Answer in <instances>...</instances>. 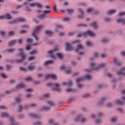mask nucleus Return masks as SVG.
Wrapping results in <instances>:
<instances>
[{"label": "nucleus", "mask_w": 125, "mask_h": 125, "mask_svg": "<svg viewBox=\"0 0 125 125\" xmlns=\"http://www.w3.org/2000/svg\"><path fill=\"white\" fill-rule=\"evenodd\" d=\"M92 75H87L83 77H79L76 79V82L77 83V86L80 89L83 88L84 87V85L82 83L83 82L87 80L88 81H90L92 80Z\"/></svg>", "instance_id": "nucleus-1"}, {"label": "nucleus", "mask_w": 125, "mask_h": 125, "mask_svg": "<svg viewBox=\"0 0 125 125\" xmlns=\"http://www.w3.org/2000/svg\"><path fill=\"white\" fill-rule=\"evenodd\" d=\"M23 5L26 7V9L27 11H31V7H38L39 8H42L43 6L41 3H29L28 1H25L23 2Z\"/></svg>", "instance_id": "nucleus-2"}, {"label": "nucleus", "mask_w": 125, "mask_h": 125, "mask_svg": "<svg viewBox=\"0 0 125 125\" xmlns=\"http://www.w3.org/2000/svg\"><path fill=\"white\" fill-rule=\"evenodd\" d=\"M19 51H20V53L18 55V56H21V59L16 60V63H22L24 62L26 60V58L27 57V55L25 54L24 52V48H20L18 49Z\"/></svg>", "instance_id": "nucleus-3"}, {"label": "nucleus", "mask_w": 125, "mask_h": 125, "mask_svg": "<svg viewBox=\"0 0 125 125\" xmlns=\"http://www.w3.org/2000/svg\"><path fill=\"white\" fill-rule=\"evenodd\" d=\"M99 117H97V116L95 114H93L91 116V119H93L94 120H96V123H97L98 125H100V124H102L103 121L102 119H101V117L103 116V113L102 112H100L99 113Z\"/></svg>", "instance_id": "nucleus-4"}, {"label": "nucleus", "mask_w": 125, "mask_h": 125, "mask_svg": "<svg viewBox=\"0 0 125 125\" xmlns=\"http://www.w3.org/2000/svg\"><path fill=\"white\" fill-rule=\"evenodd\" d=\"M47 85L48 87H51L52 90H55L58 92L61 91L60 85L58 83H48Z\"/></svg>", "instance_id": "nucleus-5"}, {"label": "nucleus", "mask_w": 125, "mask_h": 125, "mask_svg": "<svg viewBox=\"0 0 125 125\" xmlns=\"http://www.w3.org/2000/svg\"><path fill=\"white\" fill-rule=\"evenodd\" d=\"M87 36H89V37H96V34L92 31L89 30L84 33L78 34L79 38H82V37H87Z\"/></svg>", "instance_id": "nucleus-6"}, {"label": "nucleus", "mask_w": 125, "mask_h": 125, "mask_svg": "<svg viewBox=\"0 0 125 125\" xmlns=\"http://www.w3.org/2000/svg\"><path fill=\"white\" fill-rule=\"evenodd\" d=\"M42 28V26H37L34 28V31L32 33V36L36 41H39L40 38L37 36V34L40 33V30Z\"/></svg>", "instance_id": "nucleus-7"}, {"label": "nucleus", "mask_w": 125, "mask_h": 125, "mask_svg": "<svg viewBox=\"0 0 125 125\" xmlns=\"http://www.w3.org/2000/svg\"><path fill=\"white\" fill-rule=\"evenodd\" d=\"M105 66H107V63H102L100 64L92 63L91 64V67L93 68L94 70H99L100 68H105Z\"/></svg>", "instance_id": "nucleus-8"}, {"label": "nucleus", "mask_w": 125, "mask_h": 125, "mask_svg": "<svg viewBox=\"0 0 125 125\" xmlns=\"http://www.w3.org/2000/svg\"><path fill=\"white\" fill-rule=\"evenodd\" d=\"M85 47L82 44H79L76 48V52L79 53V55H83L84 54V49Z\"/></svg>", "instance_id": "nucleus-9"}, {"label": "nucleus", "mask_w": 125, "mask_h": 125, "mask_svg": "<svg viewBox=\"0 0 125 125\" xmlns=\"http://www.w3.org/2000/svg\"><path fill=\"white\" fill-rule=\"evenodd\" d=\"M48 104L50 106H43L42 107V111H49L51 110V107H55L56 106L55 104L53 102L49 101L48 102Z\"/></svg>", "instance_id": "nucleus-10"}, {"label": "nucleus", "mask_w": 125, "mask_h": 125, "mask_svg": "<svg viewBox=\"0 0 125 125\" xmlns=\"http://www.w3.org/2000/svg\"><path fill=\"white\" fill-rule=\"evenodd\" d=\"M57 51H59V49L58 48V47H56L53 50L48 51L47 53L48 54H49V55H50V57L51 58L54 59L55 58V56H54V55L52 54H55Z\"/></svg>", "instance_id": "nucleus-11"}, {"label": "nucleus", "mask_w": 125, "mask_h": 125, "mask_svg": "<svg viewBox=\"0 0 125 125\" xmlns=\"http://www.w3.org/2000/svg\"><path fill=\"white\" fill-rule=\"evenodd\" d=\"M25 20L22 18H18L8 21L9 24H16L18 22H24Z\"/></svg>", "instance_id": "nucleus-12"}, {"label": "nucleus", "mask_w": 125, "mask_h": 125, "mask_svg": "<svg viewBox=\"0 0 125 125\" xmlns=\"http://www.w3.org/2000/svg\"><path fill=\"white\" fill-rule=\"evenodd\" d=\"M107 100V98H106V97H103L100 102H98L97 103V106H98V107H101L102 106H103V105H104V102H105V101H106Z\"/></svg>", "instance_id": "nucleus-13"}, {"label": "nucleus", "mask_w": 125, "mask_h": 125, "mask_svg": "<svg viewBox=\"0 0 125 125\" xmlns=\"http://www.w3.org/2000/svg\"><path fill=\"white\" fill-rule=\"evenodd\" d=\"M114 65L115 66H118V67H121L122 65H123V62L119 60L117 58H115L114 59Z\"/></svg>", "instance_id": "nucleus-14"}, {"label": "nucleus", "mask_w": 125, "mask_h": 125, "mask_svg": "<svg viewBox=\"0 0 125 125\" xmlns=\"http://www.w3.org/2000/svg\"><path fill=\"white\" fill-rule=\"evenodd\" d=\"M28 116L29 117H32V118H34V119H41L42 118V115L31 112L28 113Z\"/></svg>", "instance_id": "nucleus-15"}, {"label": "nucleus", "mask_w": 125, "mask_h": 125, "mask_svg": "<svg viewBox=\"0 0 125 125\" xmlns=\"http://www.w3.org/2000/svg\"><path fill=\"white\" fill-rule=\"evenodd\" d=\"M10 115H9V113L7 112H2L0 113V118L3 119H5L6 118H9Z\"/></svg>", "instance_id": "nucleus-16"}, {"label": "nucleus", "mask_w": 125, "mask_h": 125, "mask_svg": "<svg viewBox=\"0 0 125 125\" xmlns=\"http://www.w3.org/2000/svg\"><path fill=\"white\" fill-rule=\"evenodd\" d=\"M46 79H49V78H51V79H52L53 80H57V76L56 75H53V74H47L45 76Z\"/></svg>", "instance_id": "nucleus-17"}, {"label": "nucleus", "mask_w": 125, "mask_h": 125, "mask_svg": "<svg viewBox=\"0 0 125 125\" xmlns=\"http://www.w3.org/2000/svg\"><path fill=\"white\" fill-rule=\"evenodd\" d=\"M118 76H124L125 77V68L121 69L117 72Z\"/></svg>", "instance_id": "nucleus-18"}, {"label": "nucleus", "mask_w": 125, "mask_h": 125, "mask_svg": "<svg viewBox=\"0 0 125 125\" xmlns=\"http://www.w3.org/2000/svg\"><path fill=\"white\" fill-rule=\"evenodd\" d=\"M5 19H7V20H12V19H13V17L11 16V13H7L5 14Z\"/></svg>", "instance_id": "nucleus-19"}, {"label": "nucleus", "mask_w": 125, "mask_h": 125, "mask_svg": "<svg viewBox=\"0 0 125 125\" xmlns=\"http://www.w3.org/2000/svg\"><path fill=\"white\" fill-rule=\"evenodd\" d=\"M9 122L10 123L9 125H15V124L16 123V121L13 117H10Z\"/></svg>", "instance_id": "nucleus-20"}, {"label": "nucleus", "mask_w": 125, "mask_h": 125, "mask_svg": "<svg viewBox=\"0 0 125 125\" xmlns=\"http://www.w3.org/2000/svg\"><path fill=\"white\" fill-rule=\"evenodd\" d=\"M17 42H18V40H12L10 42H8V45L10 46H13V45H15V44H16V43H17Z\"/></svg>", "instance_id": "nucleus-21"}, {"label": "nucleus", "mask_w": 125, "mask_h": 125, "mask_svg": "<svg viewBox=\"0 0 125 125\" xmlns=\"http://www.w3.org/2000/svg\"><path fill=\"white\" fill-rule=\"evenodd\" d=\"M115 104H117V105H124L125 104V102L123 100V99L122 100H116L114 101Z\"/></svg>", "instance_id": "nucleus-22"}, {"label": "nucleus", "mask_w": 125, "mask_h": 125, "mask_svg": "<svg viewBox=\"0 0 125 125\" xmlns=\"http://www.w3.org/2000/svg\"><path fill=\"white\" fill-rule=\"evenodd\" d=\"M44 14L45 15V14H49V13H50V12H51V10H46V11H41V10H38V13H39V14H42V13Z\"/></svg>", "instance_id": "nucleus-23"}, {"label": "nucleus", "mask_w": 125, "mask_h": 125, "mask_svg": "<svg viewBox=\"0 0 125 125\" xmlns=\"http://www.w3.org/2000/svg\"><path fill=\"white\" fill-rule=\"evenodd\" d=\"M65 45L66 46V50H72V44L71 43L66 42Z\"/></svg>", "instance_id": "nucleus-24"}, {"label": "nucleus", "mask_w": 125, "mask_h": 125, "mask_svg": "<svg viewBox=\"0 0 125 125\" xmlns=\"http://www.w3.org/2000/svg\"><path fill=\"white\" fill-rule=\"evenodd\" d=\"M57 57H58L60 60H62V59H64V56L63 55V54L61 52H59L56 54Z\"/></svg>", "instance_id": "nucleus-25"}, {"label": "nucleus", "mask_w": 125, "mask_h": 125, "mask_svg": "<svg viewBox=\"0 0 125 125\" xmlns=\"http://www.w3.org/2000/svg\"><path fill=\"white\" fill-rule=\"evenodd\" d=\"M26 85L24 83H20L17 86H16V89H20V88H23V87H25Z\"/></svg>", "instance_id": "nucleus-26"}, {"label": "nucleus", "mask_w": 125, "mask_h": 125, "mask_svg": "<svg viewBox=\"0 0 125 125\" xmlns=\"http://www.w3.org/2000/svg\"><path fill=\"white\" fill-rule=\"evenodd\" d=\"M63 84H65V85H68V86H72L73 81L70 80L69 82L63 83Z\"/></svg>", "instance_id": "nucleus-27"}, {"label": "nucleus", "mask_w": 125, "mask_h": 125, "mask_svg": "<svg viewBox=\"0 0 125 125\" xmlns=\"http://www.w3.org/2000/svg\"><path fill=\"white\" fill-rule=\"evenodd\" d=\"M15 102L17 104H20V103H21V102H22V99H21V98H20L19 97H17L15 99Z\"/></svg>", "instance_id": "nucleus-28"}, {"label": "nucleus", "mask_w": 125, "mask_h": 125, "mask_svg": "<svg viewBox=\"0 0 125 125\" xmlns=\"http://www.w3.org/2000/svg\"><path fill=\"white\" fill-rule=\"evenodd\" d=\"M24 109V107L22 105H19L18 108L17 109V111L18 113H21L22 111Z\"/></svg>", "instance_id": "nucleus-29"}, {"label": "nucleus", "mask_w": 125, "mask_h": 125, "mask_svg": "<svg viewBox=\"0 0 125 125\" xmlns=\"http://www.w3.org/2000/svg\"><path fill=\"white\" fill-rule=\"evenodd\" d=\"M99 57H100V54L97 52H95L93 54V57L91 58V60L92 59V58L95 59V58H99Z\"/></svg>", "instance_id": "nucleus-30"}, {"label": "nucleus", "mask_w": 125, "mask_h": 125, "mask_svg": "<svg viewBox=\"0 0 125 125\" xmlns=\"http://www.w3.org/2000/svg\"><path fill=\"white\" fill-rule=\"evenodd\" d=\"M46 17V15L44 14L40 15L38 16V18H39L40 20H43V19H45Z\"/></svg>", "instance_id": "nucleus-31"}, {"label": "nucleus", "mask_w": 125, "mask_h": 125, "mask_svg": "<svg viewBox=\"0 0 125 125\" xmlns=\"http://www.w3.org/2000/svg\"><path fill=\"white\" fill-rule=\"evenodd\" d=\"M116 12H117V10H111L108 11V14H109V15H113V14H115Z\"/></svg>", "instance_id": "nucleus-32"}, {"label": "nucleus", "mask_w": 125, "mask_h": 125, "mask_svg": "<svg viewBox=\"0 0 125 125\" xmlns=\"http://www.w3.org/2000/svg\"><path fill=\"white\" fill-rule=\"evenodd\" d=\"M53 63H54V61H48L46 62H45L44 63V66H48V65L50 64H53Z\"/></svg>", "instance_id": "nucleus-33"}, {"label": "nucleus", "mask_w": 125, "mask_h": 125, "mask_svg": "<svg viewBox=\"0 0 125 125\" xmlns=\"http://www.w3.org/2000/svg\"><path fill=\"white\" fill-rule=\"evenodd\" d=\"M15 31L12 30L10 31H9V32L8 33V35L9 37H12V36H14L15 35Z\"/></svg>", "instance_id": "nucleus-34"}, {"label": "nucleus", "mask_w": 125, "mask_h": 125, "mask_svg": "<svg viewBox=\"0 0 125 125\" xmlns=\"http://www.w3.org/2000/svg\"><path fill=\"white\" fill-rule=\"evenodd\" d=\"M81 118H82V115H80L76 117L74 119V122H75V123H79V122L81 121Z\"/></svg>", "instance_id": "nucleus-35"}, {"label": "nucleus", "mask_w": 125, "mask_h": 125, "mask_svg": "<svg viewBox=\"0 0 125 125\" xmlns=\"http://www.w3.org/2000/svg\"><path fill=\"white\" fill-rule=\"evenodd\" d=\"M117 22L118 24H121V23H124V24H125V20H123L122 19H119L117 20Z\"/></svg>", "instance_id": "nucleus-36"}, {"label": "nucleus", "mask_w": 125, "mask_h": 125, "mask_svg": "<svg viewBox=\"0 0 125 125\" xmlns=\"http://www.w3.org/2000/svg\"><path fill=\"white\" fill-rule=\"evenodd\" d=\"M55 123V121H54V119H50L48 120V125H53V124Z\"/></svg>", "instance_id": "nucleus-37"}, {"label": "nucleus", "mask_w": 125, "mask_h": 125, "mask_svg": "<svg viewBox=\"0 0 125 125\" xmlns=\"http://www.w3.org/2000/svg\"><path fill=\"white\" fill-rule=\"evenodd\" d=\"M0 35L2 38H4L6 36V31H0Z\"/></svg>", "instance_id": "nucleus-38"}, {"label": "nucleus", "mask_w": 125, "mask_h": 125, "mask_svg": "<svg viewBox=\"0 0 125 125\" xmlns=\"http://www.w3.org/2000/svg\"><path fill=\"white\" fill-rule=\"evenodd\" d=\"M92 26L94 27V29H98V26L97 25V22L94 21L91 24Z\"/></svg>", "instance_id": "nucleus-39"}, {"label": "nucleus", "mask_w": 125, "mask_h": 125, "mask_svg": "<svg viewBox=\"0 0 125 125\" xmlns=\"http://www.w3.org/2000/svg\"><path fill=\"white\" fill-rule=\"evenodd\" d=\"M15 50V48H10L7 50V52H8L9 53H13Z\"/></svg>", "instance_id": "nucleus-40"}, {"label": "nucleus", "mask_w": 125, "mask_h": 125, "mask_svg": "<svg viewBox=\"0 0 125 125\" xmlns=\"http://www.w3.org/2000/svg\"><path fill=\"white\" fill-rule=\"evenodd\" d=\"M44 32L45 35H52L53 34V32L50 30H44Z\"/></svg>", "instance_id": "nucleus-41"}, {"label": "nucleus", "mask_w": 125, "mask_h": 125, "mask_svg": "<svg viewBox=\"0 0 125 125\" xmlns=\"http://www.w3.org/2000/svg\"><path fill=\"white\" fill-rule=\"evenodd\" d=\"M88 25L86 24L80 23L77 24V27H84V28L87 27Z\"/></svg>", "instance_id": "nucleus-42"}, {"label": "nucleus", "mask_w": 125, "mask_h": 125, "mask_svg": "<svg viewBox=\"0 0 125 125\" xmlns=\"http://www.w3.org/2000/svg\"><path fill=\"white\" fill-rule=\"evenodd\" d=\"M74 9H67V12L68 14H72V13H74Z\"/></svg>", "instance_id": "nucleus-43"}, {"label": "nucleus", "mask_w": 125, "mask_h": 125, "mask_svg": "<svg viewBox=\"0 0 125 125\" xmlns=\"http://www.w3.org/2000/svg\"><path fill=\"white\" fill-rule=\"evenodd\" d=\"M109 42V39H107V38H103L102 40V42H103V43H105L106 42Z\"/></svg>", "instance_id": "nucleus-44"}, {"label": "nucleus", "mask_w": 125, "mask_h": 125, "mask_svg": "<svg viewBox=\"0 0 125 125\" xmlns=\"http://www.w3.org/2000/svg\"><path fill=\"white\" fill-rule=\"evenodd\" d=\"M37 53H38V50H34L30 52V54L31 55H35L37 54Z\"/></svg>", "instance_id": "nucleus-45"}, {"label": "nucleus", "mask_w": 125, "mask_h": 125, "mask_svg": "<svg viewBox=\"0 0 125 125\" xmlns=\"http://www.w3.org/2000/svg\"><path fill=\"white\" fill-rule=\"evenodd\" d=\"M36 58V56H33L32 57H30L28 58V61H34Z\"/></svg>", "instance_id": "nucleus-46"}, {"label": "nucleus", "mask_w": 125, "mask_h": 125, "mask_svg": "<svg viewBox=\"0 0 125 125\" xmlns=\"http://www.w3.org/2000/svg\"><path fill=\"white\" fill-rule=\"evenodd\" d=\"M25 117H26V115H25V114H20L19 115V119L20 120H23V119H24Z\"/></svg>", "instance_id": "nucleus-47"}, {"label": "nucleus", "mask_w": 125, "mask_h": 125, "mask_svg": "<svg viewBox=\"0 0 125 125\" xmlns=\"http://www.w3.org/2000/svg\"><path fill=\"white\" fill-rule=\"evenodd\" d=\"M56 30H61L63 28V26L61 25H58L56 27Z\"/></svg>", "instance_id": "nucleus-48"}, {"label": "nucleus", "mask_w": 125, "mask_h": 125, "mask_svg": "<svg viewBox=\"0 0 125 125\" xmlns=\"http://www.w3.org/2000/svg\"><path fill=\"white\" fill-rule=\"evenodd\" d=\"M104 21L105 23H108V22L111 21V18L109 17H106L104 19Z\"/></svg>", "instance_id": "nucleus-49"}, {"label": "nucleus", "mask_w": 125, "mask_h": 125, "mask_svg": "<svg viewBox=\"0 0 125 125\" xmlns=\"http://www.w3.org/2000/svg\"><path fill=\"white\" fill-rule=\"evenodd\" d=\"M35 69H36V68H35V67H33L32 66H29L27 68V71H29V70H30V71H34V70H35Z\"/></svg>", "instance_id": "nucleus-50"}, {"label": "nucleus", "mask_w": 125, "mask_h": 125, "mask_svg": "<svg viewBox=\"0 0 125 125\" xmlns=\"http://www.w3.org/2000/svg\"><path fill=\"white\" fill-rule=\"evenodd\" d=\"M118 121V118L114 117L111 119V123H116Z\"/></svg>", "instance_id": "nucleus-51"}, {"label": "nucleus", "mask_w": 125, "mask_h": 125, "mask_svg": "<svg viewBox=\"0 0 125 125\" xmlns=\"http://www.w3.org/2000/svg\"><path fill=\"white\" fill-rule=\"evenodd\" d=\"M101 57L103 59L107 58V54L104 53H102L101 55Z\"/></svg>", "instance_id": "nucleus-52"}, {"label": "nucleus", "mask_w": 125, "mask_h": 125, "mask_svg": "<svg viewBox=\"0 0 125 125\" xmlns=\"http://www.w3.org/2000/svg\"><path fill=\"white\" fill-rule=\"evenodd\" d=\"M93 14L94 15H99L100 14V12L99 11H93Z\"/></svg>", "instance_id": "nucleus-53"}, {"label": "nucleus", "mask_w": 125, "mask_h": 125, "mask_svg": "<svg viewBox=\"0 0 125 125\" xmlns=\"http://www.w3.org/2000/svg\"><path fill=\"white\" fill-rule=\"evenodd\" d=\"M6 69L7 70H11V69H12V66H11V65H10L9 64H7L6 65Z\"/></svg>", "instance_id": "nucleus-54"}, {"label": "nucleus", "mask_w": 125, "mask_h": 125, "mask_svg": "<svg viewBox=\"0 0 125 125\" xmlns=\"http://www.w3.org/2000/svg\"><path fill=\"white\" fill-rule=\"evenodd\" d=\"M20 70L22 71L23 72H24L25 73H26V72L28 71L27 68H25L23 67H21Z\"/></svg>", "instance_id": "nucleus-55"}, {"label": "nucleus", "mask_w": 125, "mask_h": 125, "mask_svg": "<svg viewBox=\"0 0 125 125\" xmlns=\"http://www.w3.org/2000/svg\"><path fill=\"white\" fill-rule=\"evenodd\" d=\"M93 11H94V9L93 8H89L87 10V12L88 13H90L91 12L93 13Z\"/></svg>", "instance_id": "nucleus-56"}, {"label": "nucleus", "mask_w": 125, "mask_h": 125, "mask_svg": "<svg viewBox=\"0 0 125 125\" xmlns=\"http://www.w3.org/2000/svg\"><path fill=\"white\" fill-rule=\"evenodd\" d=\"M50 94H46L42 96V98H44V99H45L46 98H49Z\"/></svg>", "instance_id": "nucleus-57"}, {"label": "nucleus", "mask_w": 125, "mask_h": 125, "mask_svg": "<svg viewBox=\"0 0 125 125\" xmlns=\"http://www.w3.org/2000/svg\"><path fill=\"white\" fill-rule=\"evenodd\" d=\"M66 90L67 92H71V91L74 90V88H73V87H69L68 89H67Z\"/></svg>", "instance_id": "nucleus-58"}, {"label": "nucleus", "mask_w": 125, "mask_h": 125, "mask_svg": "<svg viewBox=\"0 0 125 125\" xmlns=\"http://www.w3.org/2000/svg\"><path fill=\"white\" fill-rule=\"evenodd\" d=\"M75 100H76V98H71L68 100V103H72V102H73V101H75Z\"/></svg>", "instance_id": "nucleus-59"}, {"label": "nucleus", "mask_w": 125, "mask_h": 125, "mask_svg": "<svg viewBox=\"0 0 125 125\" xmlns=\"http://www.w3.org/2000/svg\"><path fill=\"white\" fill-rule=\"evenodd\" d=\"M66 74H67V75H70L73 72H72V70L70 69H66Z\"/></svg>", "instance_id": "nucleus-60"}, {"label": "nucleus", "mask_w": 125, "mask_h": 125, "mask_svg": "<svg viewBox=\"0 0 125 125\" xmlns=\"http://www.w3.org/2000/svg\"><path fill=\"white\" fill-rule=\"evenodd\" d=\"M86 45L87 46H88V47H89L91 46V45H92V43H91V42L88 41L87 42Z\"/></svg>", "instance_id": "nucleus-61"}, {"label": "nucleus", "mask_w": 125, "mask_h": 125, "mask_svg": "<svg viewBox=\"0 0 125 125\" xmlns=\"http://www.w3.org/2000/svg\"><path fill=\"white\" fill-rule=\"evenodd\" d=\"M26 92H34V89L32 88H29L26 89Z\"/></svg>", "instance_id": "nucleus-62"}, {"label": "nucleus", "mask_w": 125, "mask_h": 125, "mask_svg": "<svg viewBox=\"0 0 125 125\" xmlns=\"http://www.w3.org/2000/svg\"><path fill=\"white\" fill-rule=\"evenodd\" d=\"M27 42H28V43H32V42H33V39H32V38L27 39Z\"/></svg>", "instance_id": "nucleus-63"}, {"label": "nucleus", "mask_w": 125, "mask_h": 125, "mask_svg": "<svg viewBox=\"0 0 125 125\" xmlns=\"http://www.w3.org/2000/svg\"><path fill=\"white\" fill-rule=\"evenodd\" d=\"M34 125H42V122H35L34 124Z\"/></svg>", "instance_id": "nucleus-64"}]
</instances>
